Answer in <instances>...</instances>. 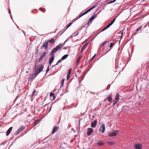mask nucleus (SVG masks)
Wrapping results in <instances>:
<instances>
[{"mask_svg": "<svg viewBox=\"0 0 149 149\" xmlns=\"http://www.w3.org/2000/svg\"><path fill=\"white\" fill-rule=\"evenodd\" d=\"M117 102H118L117 101L114 100V102L113 103V105H115L116 104V103H117Z\"/></svg>", "mask_w": 149, "mask_h": 149, "instance_id": "nucleus-36", "label": "nucleus"}, {"mask_svg": "<svg viewBox=\"0 0 149 149\" xmlns=\"http://www.w3.org/2000/svg\"><path fill=\"white\" fill-rule=\"evenodd\" d=\"M72 71V69L70 68L68 70V73L67 75V79L68 80L70 77V75L71 74V71Z\"/></svg>", "mask_w": 149, "mask_h": 149, "instance_id": "nucleus-13", "label": "nucleus"}, {"mask_svg": "<svg viewBox=\"0 0 149 149\" xmlns=\"http://www.w3.org/2000/svg\"><path fill=\"white\" fill-rule=\"evenodd\" d=\"M105 30L104 29H104L102 30V31H104Z\"/></svg>", "mask_w": 149, "mask_h": 149, "instance_id": "nucleus-43", "label": "nucleus"}, {"mask_svg": "<svg viewBox=\"0 0 149 149\" xmlns=\"http://www.w3.org/2000/svg\"><path fill=\"white\" fill-rule=\"evenodd\" d=\"M46 52H43L39 58L38 60V62H40L42 59L46 55Z\"/></svg>", "mask_w": 149, "mask_h": 149, "instance_id": "nucleus-5", "label": "nucleus"}, {"mask_svg": "<svg viewBox=\"0 0 149 149\" xmlns=\"http://www.w3.org/2000/svg\"><path fill=\"white\" fill-rule=\"evenodd\" d=\"M119 95L118 93H117L116 94V96L115 99V100L118 102V101L119 100Z\"/></svg>", "mask_w": 149, "mask_h": 149, "instance_id": "nucleus-19", "label": "nucleus"}, {"mask_svg": "<svg viewBox=\"0 0 149 149\" xmlns=\"http://www.w3.org/2000/svg\"><path fill=\"white\" fill-rule=\"evenodd\" d=\"M113 43H112V42L110 44L109 47L111 48V47H112L113 46Z\"/></svg>", "mask_w": 149, "mask_h": 149, "instance_id": "nucleus-33", "label": "nucleus"}, {"mask_svg": "<svg viewBox=\"0 0 149 149\" xmlns=\"http://www.w3.org/2000/svg\"><path fill=\"white\" fill-rule=\"evenodd\" d=\"M112 95L111 94H110V95L107 97V100L109 102H111L112 100Z\"/></svg>", "mask_w": 149, "mask_h": 149, "instance_id": "nucleus-18", "label": "nucleus"}, {"mask_svg": "<svg viewBox=\"0 0 149 149\" xmlns=\"http://www.w3.org/2000/svg\"><path fill=\"white\" fill-rule=\"evenodd\" d=\"M81 56H79V58H78L77 59V63H78L80 59L81 58Z\"/></svg>", "mask_w": 149, "mask_h": 149, "instance_id": "nucleus-27", "label": "nucleus"}, {"mask_svg": "<svg viewBox=\"0 0 149 149\" xmlns=\"http://www.w3.org/2000/svg\"><path fill=\"white\" fill-rule=\"evenodd\" d=\"M111 24H109L107 26H106V27L108 28H109L111 26Z\"/></svg>", "mask_w": 149, "mask_h": 149, "instance_id": "nucleus-38", "label": "nucleus"}, {"mask_svg": "<svg viewBox=\"0 0 149 149\" xmlns=\"http://www.w3.org/2000/svg\"><path fill=\"white\" fill-rule=\"evenodd\" d=\"M50 96H52L53 99H55V94L52 93H51L50 94Z\"/></svg>", "mask_w": 149, "mask_h": 149, "instance_id": "nucleus-22", "label": "nucleus"}, {"mask_svg": "<svg viewBox=\"0 0 149 149\" xmlns=\"http://www.w3.org/2000/svg\"><path fill=\"white\" fill-rule=\"evenodd\" d=\"M96 16L97 15L96 14H95L88 21L87 24L88 25L90 23H91L93 20L96 17Z\"/></svg>", "mask_w": 149, "mask_h": 149, "instance_id": "nucleus-9", "label": "nucleus"}, {"mask_svg": "<svg viewBox=\"0 0 149 149\" xmlns=\"http://www.w3.org/2000/svg\"><path fill=\"white\" fill-rule=\"evenodd\" d=\"M104 144V143H103L102 141H101L99 142H98L97 143V145L98 146H101L103 145Z\"/></svg>", "mask_w": 149, "mask_h": 149, "instance_id": "nucleus-20", "label": "nucleus"}, {"mask_svg": "<svg viewBox=\"0 0 149 149\" xmlns=\"http://www.w3.org/2000/svg\"><path fill=\"white\" fill-rule=\"evenodd\" d=\"M52 56L50 58L49 60V63L50 65H51L52 62H53L54 58V55H51Z\"/></svg>", "mask_w": 149, "mask_h": 149, "instance_id": "nucleus-11", "label": "nucleus"}, {"mask_svg": "<svg viewBox=\"0 0 149 149\" xmlns=\"http://www.w3.org/2000/svg\"><path fill=\"white\" fill-rule=\"evenodd\" d=\"M12 129L13 127H10L7 131L6 132V135L7 136H8L10 134Z\"/></svg>", "mask_w": 149, "mask_h": 149, "instance_id": "nucleus-17", "label": "nucleus"}, {"mask_svg": "<svg viewBox=\"0 0 149 149\" xmlns=\"http://www.w3.org/2000/svg\"><path fill=\"white\" fill-rule=\"evenodd\" d=\"M68 56V54H66V55H64L62 57V58H61V59L62 60H63L65 59V58H67Z\"/></svg>", "mask_w": 149, "mask_h": 149, "instance_id": "nucleus-23", "label": "nucleus"}, {"mask_svg": "<svg viewBox=\"0 0 149 149\" xmlns=\"http://www.w3.org/2000/svg\"><path fill=\"white\" fill-rule=\"evenodd\" d=\"M36 93V91L35 90H34L32 93V94L31 95V97H32L33 96V95H34V94H35V93Z\"/></svg>", "mask_w": 149, "mask_h": 149, "instance_id": "nucleus-30", "label": "nucleus"}, {"mask_svg": "<svg viewBox=\"0 0 149 149\" xmlns=\"http://www.w3.org/2000/svg\"><path fill=\"white\" fill-rule=\"evenodd\" d=\"M105 125L104 124H102L99 128V130L100 131H101L102 133H103L105 131Z\"/></svg>", "mask_w": 149, "mask_h": 149, "instance_id": "nucleus-8", "label": "nucleus"}, {"mask_svg": "<svg viewBox=\"0 0 149 149\" xmlns=\"http://www.w3.org/2000/svg\"><path fill=\"white\" fill-rule=\"evenodd\" d=\"M36 93V91L35 90H34L32 93V94L31 95V97H32L33 96V95H34V94H35V93Z\"/></svg>", "mask_w": 149, "mask_h": 149, "instance_id": "nucleus-29", "label": "nucleus"}, {"mask_svg": "<svg viewBox=\"0 0 149 149\" xmlns=\"http://www.w3.org/2000/svg\"><path fill=\"white\" fill-rule=\"evenodd\" d=\"M42 11V12H43V13H44V12H45V11Z\"/></svg>", "mask_w": 149, "mask_h": 149, "instance_id": "nucleus-44", "label": "nucleus"}, {"mask_svg": "<svg viewBox=\"0 0 149 149\" xmlns=\"http://www.w3.org/2000/svg\"><path fill=\"white\" fill-rule=\"evenodd\" d=\"M72 23H69L67 25L66 29H67L68 27H69L72 24Z\"/></svg>", "mask_w": 149, "mask_h": 149, "instance_id": "nucleus-25", "label": "nucleus"}, {"mask_svg": "<svg viewBox=\"0 0 149 149\" xmlns=\"http://www.w3.org/2000/svg\"><path fill=\"white\" fill-rule=\"evenodd\" d=\"M106 41H105L103 43L102 45H101V47H102L103 45H104L106 43Z\"/></svg>", "mask_w": 149, "mask_h": 149, "instance_id": "nucleus-39", "label": "nucleus"}, {"mask_svg": "<svg viewBox=\"0 0 149 149\" xmlns=\"http://www.w3.org/2000/svg\"><path fill=\"white\" fill-rule=\"evenodd\" d=\"M134 147L136 149H141L142 146L140 144H136L134 145Z\"/></svg>", "mask_w": 149, "mask_h": 149, "instance_id": "nucleus-14", "label": "nucleus"}, {"mask_svg": "<svg viewBox=\"0 0 149 149\" xmlns=\"http://www.w3.org/2000/svg\"><path fill=\"white\" fill-rule=\"evenodd\" d=\"M88 45V43H86L83 46V47H82V48L81 49V52H82V50H83V49H84V48L86 47H87Z\"/></svg>", "mask_w": 149, "mask_h": 149, "instance_id": "nucleus-21", "label": "nucleus"}, {"mask_svg": "<svg viewBox=\"0 0 149 149\" xmlns=\"http://www.w3.org/2000/svg\"><path fill=\"white\" fill-rule=\"evenodd\" d=\"M119 132V131L118 130H116L113 131L112 132L109 133V135L110 136H116L117 133Z\"/></svg>", "mask_w": 149, "mask_h": 149, "instance_id": "nucleus-4", "label": "nucleus"}, {"mask_svg": "<svg viewBox=\"0 0 149 149\" xmlns=\"http://www.w3.org/2000/svg\"><path fill=\"white\" fill-rule=\"evenodd\" d=\"M88 132H87V134L88 136L90 135L93 132V129L91 128H89L87 129Z\"/></svg>", "mask_w": 149, "mask_h": 149, "instance_id": "nucleus-10", "label": "nucleus"}, {"mask_svg": "<svg viewBox=\"0 0 149 149\" xmlns=\"http://www.w3.org/2000/svg\"><path fill=\"white\" fill-rule=\"evenodd\" d=\"M26 73H28V71H26Z\"/></svg>", "mask_w": 149, "mask_h": 149, "instance_id": "nucleus-45", "label": "nucleus"}, {"mask_svg": "<svg viewBox=\"0 0 149 149\" xmlns=\"http://www.w3.org/2000/svg\"><path fill=\"white\" fill-rule=\"evenodd\" d=\"M39 9H40V10H41V8H39Z\"/></svg>", "mask_w": 149, "mask_h": 149, "instance_id": "nucleus-46", "label": "nucleus"}, {"mask_svg": "<svg viewBox=\"0 0 149 149\" xmlns=\"http://www.w3.org/2000/svg\"><path fill=\"white\" fill-rule=\"evenodd\" d=\"M104 29L105 30L106 29H107V28L106 26L105 27H104Z\"/></svg>", "mask_w": 149, "mask_h": 149, "instance_id": "nucleus-42", "label": "nucleus"}, {"mask_svg": "<svg viewBox=\"0 0 149 149\" xmlns=\"http://www.w3.org/2000/svg\"><path fill=\"white\" fill-rule=\"evenodd\" d=\"M64 79H63L61 81V86H63L64 84Z\"/></svg>", "mask_w": 149, "mask_h": 149, "instance_id": "nucleus-32", "label": "nucleus"}, {"mask_svg": "<svg viewBox=\"0 0 149 149\" xmlns=\"http://www.w3.org/2000/svg\"><path fill=\"white\" fill-rule=\"evenodd\" d=\"M58 127L56 126H54L52 130V134L54 133L56 131H57L58 130Z\"/></svg>", "mask_w": 149, "mask_h": 149, "instance_id": "nucleus-16", "label": "nucleus"}, {"mask_svg": "<svg viewBox=\"0 0 149 149\" xmlns=\"http://www.w3.org/2000/svg\"><path fill=\"white\" fill-rule=\"evenodd\" d=\"M109 144L111 145L114 144L112 142H109L108 143Z\"/></svg>", "mask_w": 149, "mask_h": 149, "instance_id": "nucleus-40", "label": "nucleus"}, {"mask_svg": "<svg viewBox=\"0 0 149 149\" xmlns=\"http://www.w3.org/2000/svg\"><path fill=\"white\" fill-rule=\"evenodd\" d=\"M54 40L53 39H51L48 42H50L51 44H52L54 41Z\"/></svg>", "mask_w": 149, "mask_h": 149, "instance_id": "nucleus-24", "label": "nucleus"}, {"mask_svg": "<svg viewBox=\"0 0 149 149\" xmlns=\"http://www.w3.org/2000/svg\"><path fill=\"white\" fill-rule=\"evenodd\" d=\"M77 34H78V33L77 32H75V33H74L73 34V35H74V36H75L77 35Z\"/></svg>", "mask_w": 149, "mask_h": 149, "instance_id": "nucleus-35", "label": "nucleus"}, {"mask_svg": "<svg viewBox=\"0 0 149 149\" xmlns=\"http://www.w3.org/2000/svg\"><path fill=\"white\" fill-rule=\"evenodd\" d=\"M25 129L24 127L22 126L19 128L17 132V134H18L20 132L24 130Z\"/></svg>", "mask_w": 149, "mask_h": 149, "instance_id": "nucleus-15", "label": "nucleus"}, {"mask_svg": "<svg viewBox=\"0 0 149 149\" xmlns=\"http://www.w3.org/2000/svg\"><path fill=\"white\" fill-rule=\"evenodd\" d=\"M44 66L42 65L35 66L34 68L35 73L38 75L42 70Z\"/></svg>", "mask_w": 149, "mask_h": 149, "instance_id": "nucleus-1", "label": "nucleus"}, {"mask_svg": "<svg viewBox=\"0 0 149 149\" xmlns=\"http://www.w3.org/2000/svg\"><path fill=\"white\" fill-rule=\"evenodd\" d=\"M95 54L93 57L92 58L90 59V61H92L93 59L95 57Z\"/></svg>", "mask_w": 149, "mask_h": 149, "instance_id": "nucleus-41", "label": "nucleus"}, {"mask_svg": "<svg viewBox=\"0 0 149 149\" xmlns=\"http://www.w3.org/2000/svg\"><path fill=\"white\" fill-rule=\"evenodd\" d=\"M49 70V66H48V67H47V70H46V72H47Z\"/></svg>", "mask_w": 149, "mask_h": 149, "instance_id": "nucleus-34", "label": "nucleus"}, {"mask_svg": "<svg viewBox=\"0 0 149 149\" xmlns=\"http://www.w3.org/2000/svg\"><path fill=\"white\" fill-rule=\"evenodd\" d=\"M115 19H116V18H114L112 20V21L111 22V23H110V24H111V25H112L114 23V21L115 20Z\"/></svg>", "mask_w": 149, "mask_h": 149, "instance_id": "nucleus-26", "label": "nucleus"}, {"mask_svg": "<svg viewBox=\"0 0 149 149\" xmlns=\"http://www.w3.org/2000/svg\"><path fill=\"white\" fill-rule=\"evenodd\" d=\"M97 124V120H95L93 122L91 123V127L93 128H95L96 127Z\"/></svg>", "mask_w": 149, "mask_h": 149, "instance_id": "nucleus-12", "label": "nucleus"}, {"mask_svg": "<svg viewBox=\"0 0 149 149\" xmlns=\"http://www.w3.org/2000/svg\"><path fill=\"white\" fill-rule=\"evenodd\" d=\"M95 7H96V6H93L92 7H91V8H89V9H88V10H86L84 13H82V14H80L79 15L78 17L77 18H76L75 19V20L78 19L79 18H80L82 16H83L84 15H85L86 14H87L88 12H90L91 10H92L94 8H95Z\"/></svg>", "mask_w": 149, "mask_h": 149, "instance_id": "nucleus-3", "label": "nucleus"}, {"mask_svg": "<svg viewBox=\"0 0 149 149\" xmlns=\"http://www.w3.org/2000/svg\"><path fill=\"white\" fill-rule=\"evenodd\" d=\"M111 24H109L107 26H106V27L108 28H109L111 26Z\"/></svg>", "mask_w": 149, "mask_h": 149, "instance_id": "nucleus-37", "label": "nucleus"}, {"mask_svg": "<svg viewBox=\"0 0 149 149\" xmlns=\"http://www.w3.org/2000/svg\"><path fill=\"white\" fill-rule=\"evenodd\" d=\"M63 45L62 43L59 44L52 50L50 52V54L54 55V54L61 47H62Z\"/></svg>", "mask_w": 149, "mask_h": 149, "instance_id": "nucleus-2", "label": "nucleus"}, {"mask_svg": "<svg viewBox=\"0 0 149 149\" xmlns=\"http://www.w3.org/2000/svg\"><path fill=\"white\" fill-rule=\"evenodd\" d=\"M49 42H44V43L43 44L42 47L45 49H48V44Z\"/></svg>", "mask_w": 149, "mask_h": 149, "instance_id": "nucleus-7", "label": "nucleus"}, {"mask_svg": "<svg viewBox=\"0 0 149 149\" xmlns=\"http://www.w3.org/2000/svg\"><path fill=\"white\" fill-rule=\"evenodd\" d=\"M61 59L60 60H59V61H58V62H57V63H56V64L55 65H58L59 63H60L61 62Z\"/></svg>", "mask_w": 149, "mask_h": 149, "instance_id": "nucleus-31", "label": "nucleus"}, {"mask_svg": "<svg viewBox=\"0 0 149 149\" xmlns=\"http://www.w3.org/2000/svg\"><path fill=\"white\" fill-rule=\"evenodd\" d=\"M141 28H142V26H140L139 27V28H138L137 29H136V30L137 31H138L139 30H140L141 29Z\"/></svg>", "mask_w": 149, "mask_h": 149, "instance_id": "nucleus-28", "label": "nucleus"}, {"mask_svg": "<svg viewBox=\"0 0 149 149\" xmlns=\"http://www.w3.org/2000/svg\"><path fill=\"white\" fill-rule=\"evenodd\" d=\"M37 75L35 73L32 74L29 76V81H31L34 79V78Z\"/></svg>", "mask_w": 149, "mask_h": 149, "instance_id": "nucleus-6", "label": "nucleus"}]
</instances>
